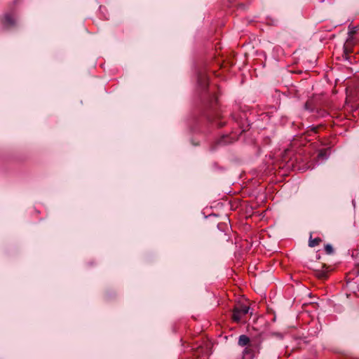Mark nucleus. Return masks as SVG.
Masks as SVG:
<instances>
[{
    "mask_svg": "<svg viewBox=\"0 0 359 359\" xmlns=\"http://www.w3.org/2000/svg\"><path fill=\"white\" fill-rule=\"evenodd\" d=\"M249 306L243 304H236L232 309L231 319L235 323H240L245 320L246 315L250 312Z\"/></svg>",
    "mask_w": 359,
    "mask_h": 359,
    "instance_id": "obj_1",
    "label": "nucleus"
},
{
    "mask_svg": "<svg viewBox=\"0 0 359 359\" xmlns=\"http://www.w3.org/2000/svg\"><path fill=\"white\" fill-rule=\"evenodd\" d=\"M347 285L351 289L355 290L356 287L359 291V270L355 269L350 272L347 276Z\"/></svg>",
    "mask_w": 359,
    "mask_h": 359,
    "instance_id": "obj_2",
    "label": "nucleus"
},
{
    "mask_svg": "<svg viewBox=\"0 0 359 359\" xmlns=\"http://www.w3.org/2000/svg\"><path fill=\"white\" fill-rule=\"evenodd\" d=\"M358 29V27H353L348 32L349 38L346 40V43L344 45V57H345L346 60L348 59V57H347L348 53V52L351 51V48L353 45L352 36L357 32Z\"/></svg>",
    "mask_w": 359,
    "mask_h": 359,
    "instance_id": "obj_3",
    "label": "nucleus"
},
{
    "mask_svg": "<svg viewBox=\"0 0 359 359\" xmlns=\"http://www.w3.org/2000/svg\"><path fill=\"white\" fill-rule=\"evenodd\" d=\"M329 267L325 264H321L320 266L315 269L316 276L319 279H326L328 276Z\"/></svg>",
    "mask_w": 359,
    "mask_h": 359,
    "instance_id": "obj_4",
    "label": "nucleus"
},
{
    "mask_svg": "<svg viewBox=\"0 0 359 359\" xmlns=\"http://www.w3.org/2000/svg\"><path fill=\"white\" fill-rule=\"evenodd\" d=\"M3 25L6 28H10L15 25V20L12 15L6 13L4 15Z\"/></svg>",
    "mask_w": 359,
    "mask_h": 359,
    "instance_id": "obj_5",
    "label": "nucleus"
},
{
    "mask_svg": "<svg viewBox=\"0 0 359 359\" xmlns=\"http://www.w3.org/2000/svg\"><path fill=\"white\" fill-rule=\"evenodd\" d=\"M250 338L247 335L242 334L239 337L238 344L241 346H245L248 344H250V346H252V344H250Z\"/></svg>",
    "mask_w": 359,
    "mask_h": 359,
    "instance_id": "obj_6",
    "label": "nucleus"
},
{
    "mask_svg": "<svg viewBox=\"0 0 359 359\" xmlns=\"http://www.w3.org/2000/svg\"><path fill=\"white\" fill-rule=\"evenodd\" d=\"M322 242V239L319 237L313 238L312 236H310L309 241V246L311 248L316 247L318 245Z\"/></svg>",
    "mask_w": 359,
    "mask_h": 359,
    "instance_id": "obj_7",
    "label": "nucleus"
},
{
    "mask_svg": "<svg viewBox=\"0 0 359 359\" xmlns=\"http://www.w3.org/2000/svg\"><path fill=\"white\" fill-rule=\"evenodd\" d=\"M330 154V149H323L318 152V157L320 159H327Z\"/></svg>",
    "mask_w": 359,
    "mask_h": 359,
    "instance_id": "obj_8",
    "label": "nucleus"
},
{
    "mask_svg": "<svg viewBox=\"0 0 359 359\" xmlns=\"http://www.w3.org/2000/svg\"><path fill=\"white\" fill-rule=\"evenodd\" d=\"M231 138H230L229 135H224L218 140L217 144L220 145H224L231 143Z\"/></svg>",
    "mask_w": 359,
    "mask_h": 359,
    "instance_id": "obj_9",
    "label": "nucleus"
},
{
    "mask_svg": "<svg viewBox=\"0 0 359 359\" xmlns=\"http://www.w3.org/2000/svg\"><path fill=\"white\" fill-rule=\"evenodd\" d=\"M304 107L305 110L313 112L314 111L313 101L312 100H307Z\"/></svg>",
    "mask_w": 359,
    "mask_h": 359,
    "instance_id": "obj_10",
    "label": "nucleus"
},
{
    "mask_svg": "<svg viewBox=\"0 0 359 359\" xmlns=\"http://www.w3.org/2000/svg\"><path fill=\"white\" fill-rule=\"evenodd\" d=\"M325 251L327 255H332L334 253V249L330 244H327L325 245Z\"/></svg>",
    "mask_w": 359,
    "mask_h": 359,
    "instance_id": "obj_11",
    "label": "nucleus"
},
{
    "mask_svg": "<svg viewBox=\"0 0 359 359\" xmlns=\"http://www.w3.org/2000/svg\"><path fill=\"white\" fill-rule=\"evenodd\" d=\"M219 234L220 236L222 237V240L223 241H229V236L226 233H224L222 231H219Z\"/></svg>",
    "mask_w": 359,
    "mask_h": 359,
    "instance_id": "obj_12",
    "label": "nucleus"
},
{
    "mask_svg": "<svg viewBox=\"0 0 359 359\" xmlns=\"http://www.w3.org/2000/svg\"><path fill=\"white\" fill-rule=\"evenodd\" d=\"M308 128H309L310 130L312 131L313 133H316L318 131V126H311L308 127Z\"/></svg>",
    "mask_w": 359,
    "mask_h": 359,
    "instance_id": "obj_13",
    "label": "nucleus"
},
{
    "mask_svg": "<svg viewBox=\"0 0 359 359\" xmlns=\"http://www.w3.org/2000/svg\"><path fill=\"white\" fill-rule=\"evenodd\" d=\"M248 348H245V351H244V353H247L248 352Z\"/></svg>",
    "mask_w": 359,
    "mask_h": 359,
    "instance_id": "obj_14",
    "label": "nucleus"
},
{
    "mask_svg": "<svg viewBox=\"0 0 359 359\" xmlns=\"http://www.w3.org/2000/svg\"><path fill=\"white\" fill-rule=\"evenodd\" d=\"M224 124L219 123V127H222Z\"/></svg>",
    "mask_w": 359,
    "mask_h": 359,
    "instance_id": "obj_15",
    "label": "nucleus"
},
{
    "mask_svg": "<svg viewBox=\"0 0 359 359\" xmlns=\"http://www.w3.org/2000/svg\"><path fill=\"white\" fill-rule=\"evenodd\" d=\"M323 1H324V0H320V2H323Z\"/></svg>",
    "mask_w": 359,
    "mask_h": 359,
    "instance_id": "obj_16",
    "label": "nucleus"
}]
</instances>
